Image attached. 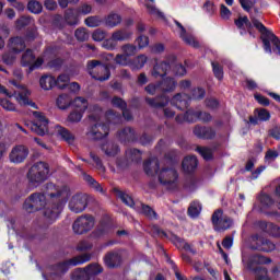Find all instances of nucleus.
<instances>
[{"label":"nucleus","instance_id":"nucleus-17","mask_svg":"<svg viewBox=\"0 0 280 280\" xmlns=\"http://www.w3.org/2000/svg\"><path fill=\"white\" fill-rule=\"evenodd\" d=\"M89 206V195L83 192H78L71 197L69 201V209L72 213H82L84 209Z\"/></svg>","mask_w":280,"mask_h":280},{"label":"nucleus","instance_id":"nucleus-62","mask_svg":"<svg viewBox=\"0 0 280 280\" xmlns=\"http://www.w3.org/2000/svg\"><path fill=\"white\" fill-rule=\"evenodd\" d=\"M77 12L79 13V15L83 14L84 16H86V14H91V12H93V7L89 3H83L77 9Z\"/></svg>","mask_w":280,"mask_h":280},{"label":"nucleus","instance_id":"nucleus-35","mask_svg":"<svg viewBox=\"0 0 280 280\" xmlns=\"http://www.w3.org/2000/svg\"><path fill=\"white\" fill-rule=\"evenodd\" d=\"M179 37L186 45H189L190 47H195V49H198L200 47V43L196 40V37L192 35L187 34V31L185 28H182V32L179 33Z\"/></svg>","mask_w":280,"mask_h":280},{"label":"nucleus","instance_id":"nucleus-9","mask_svg":"<svg viewBox=\"0 0 280 280\" xmlns=\"http://www.w3.org/2000/svg\"><path fill=\"white\" fill-rule=\"evenodd\" d=\"M211 220L217 233H224V231H229V229L233 226V219H230L221 209H218L212 213Z\"/></svg>","mask_w":280,"mask_h":280},{"label":"nucleus","instance_id":"nucleus-63","mask_svg":"<svg viewBox=\"0 0 280 280\" xmlns=\"http://www.w3.org/2000/svg\"><path fill=\"white\" fill-rule=\"evenodd\" d=\"M92 38L96 43H102V40H104V38H106V33L104 31H102V28L95 30L92 34Z\"/></svg>","mask_w":280,"mask_h":280},{"label":"nucleus","instance_id":"nucleus-54","mask_svg":"<svg viewBox=\"0 0 280 280\" xmlns=\"http://www.w3.org/2000/svg\"><path fill=\"white\" fill-rule=\"evenodd\" d=\"M144 91H147L149 95H156L159 93H162L161 83H158V84L150 83L144 88Z\"/></svg>","mask_w":280,"mask_h":280},{"label":"nucleus","instance_id":"nucleus-34","mask_svg":"<svg viewBox=\"0 0 280 280\" xmlns=\"http://www.w3.org/2000/svg\"><path fill=\"white\" fill-rule=\"evenodd\" d=\"M39 86L44 91H51L54 86H56V78L50 74H45L39 79Z\"/></svg>","mask_w":280,"mask_h":280},{"label":"nucleus","instance_id":"nucleus-12","mask_svg":"<svg viewBox=\"0 0 280 280\" xmlns=\"http://www.w3.org/2000/svg\"><path fill=\"white\" fill-rule=\"evenodd\" d=\"M196 119H199V121H203V124H209V121H211L213 117L207 112L196 109H188L184 116L177 115L175 117V121H177V124H183V121H196Z\"/></svg>","mask_w":280,"mask_h":280},{"label":"nucleus","instance_id":"nucleus-26","mask_svg":"<svg viewBox=\"0 0 280 280\" xmlns=\"http://www.w3.org/2000/svg\"><path fill=\"white\" fill-rule=\"evenodd\" d=\"M143 167L148 176H154V174L158 176L161 171L159 170V159L156 158L145 161Z\"/></svg>","mask_w":280,"mask_h":280},{"label":"nucleus","instance_id":"nucleus-18","mask_svg":"<svg viewBox=\"0 0 280 280\" xmlns=\"http://www.w3.org/2000/svg\"><path fill=\"white\" fill-rule=\"evenodd\" d=\"M175 62H176V57H171L164 61H160L155 63L153 67V70L151 71V75L153 78H163L167 75V71L172 69Z\"/></svg>","mask_w":280,"mask_h":280},{"label":"nucleus","instance_id":"nucleus-41","mask_svg":"<svg viewBox=\"0 0 280 280\" xmlns=\"http://www.w3.org/2000/svg\"><path fill=\"white\" fill-rule=\"evenodd\" d=\"M34 52L31 49H27L23 56H22V66L23 67H32L33 62H34Z\"/></svg>","mask_w":280,"mask_h":280},{"label":"nucleus","instance_id":"nucleus-3","mask_svg":"<svg viewBox=\"0 0 280 280\" xmlns=\"http://www.w3.org/2000/svg\"><path fill=\"white\" fill-rule=\"evenodd\" d=\"M252 23L258 32H260V38L262 40L264 49L267 54H280V40L270 32L261 22L256 19H252Z\"/></svg>","mask_w":280,"mask_h":280},{"label":"nucleus","instance_id":"nucleus-29","mask_svg":"<svg viewBox=\"0 0 280 280\" xmlns=\"http://www.w3.org/2000/svg\"><path fill=\"white\" fill-rule=\"evenodd\" d=\"M55 132L58 137L63 139V141H66L67 143H73L75 141V136H73L71 131H69L67 128L60 125L55 126Z\"/></svg>","mask_w":280,"mask_h":280},{"label":"nucleus","instance_id":"nucleus-15","mask_svg":"<svg viewBox=\"0 0 280 280\" xmlns=\"http://www.w3.org/2000/svg\"><path fill=\"white\" fill-rule=\"evenodd\" d=\"M145 102L149 106H152V108H163L164 117H166V119H172V117L176 115L174 109L166 107L170 104V98L165 95L155 98L147 97Z\"/></svg>","mask_w":280,"mask_h":280},{"label":"nucleus","instance_id":"nucleus-60","mask_svg":"<svg viewBox=\"0 0 280 280\" xmlns=\"http://www.w3.org/2000/svg\"><path fill=\"white\" fill-rule=\"evenodd\" d=\"M0 106L4 109V110H9V112H14L16 110V106L14 105V103L10 102L7 98H2L0 100Z\"/></svg>","mask_w":280,"mask_h":280},{"label":"nucleus","instance_id":"nucleus-59","mask_svg":"<svg viewBox=\"0 0 280 280\" xmlns=\"http://www.w3.org/2000/svg\"><path fill=\"white\" fill-rule=\"evenodd\" d=\"M116 65H121L122 67L130 66V60H128V56L126 54H118L115 58Z\"/></svg>","mask_w":280,"mask_h":280},{"label":"nucleus","instance_id":"nucleus-24","mask_svg":"<svg viewBox=\"0 0 280 280\" xmlns=\"http://www.w3.org/2000/svg\"><path fill=\"white\" fill-rule=\"evenodd\" d=\"M189 100H191L189 97V95L178 93L172 97L171 104L173 106H176V108H178L179 110H185V108H187V106H189Z\"/></svg>","mask_w":280,"mask_h":280},{"label":"nucleus","instance_id":"nucleus-50","mask_svg":"<svg viewBox=\"0 0 280 280\" xmlns=\"http://www.w3.org/2000/svg\"><path fill=\"white\" fill-rule=\"evenodd\" d=\"M197 152L205 159V161H211L213 156V151L207 147H198Z\"/></svg>","mask_w":280,"mask_h":280},{"label":"nucleus","instance_id":"nucleus-51","mask_svg":"<svg viewBox=\"0 0 280 280\" xmlns=\"http://www.w3.org/2000/svg\"><path fill=\"white\" fill-rule=\"evenodd\" d=\"M175 245L177 246V248H184L185 250H189V253H191L192 255H196V250L191 248V245L180 240V237H175Z\"/></svg>","mask_w":280,"mask_h":280},{"label":"nucleus","instance_id":"nucleus-32","mask_svg":"<svg viewBox=\"0 0 280 280\" xmlns=\"http://www.w3.org/2000/svg\"><path fill=\"white\" fill-rule=\"evenodd\" d=\"M25 47V40L21 37H13L9 42V49H11L13 54H21Z\"/></svg>","mask_w":280,"mask_h":280},{"label":"nucleus","instance_id":"nucleus-21","mask_svg":"<svg viewBox=\"0 0 280 280\" xmlns=\"http://www.w3.org/2000/svg\"><path fill=\"white\" fill-rule=\"evenodd\" d=\"M192 132L198 139H213L215 137V129L212 127H202L197 125Z\"/></svg>","mask_w":280,"mask_h":280},{"label":"nucleus","instance_id":"nucleus-64","mask_svg":"<svg viewBox=\"0 0 280 280\" xmlns=\"http://www.w3.org/2000/svg\"><path fill=\"white\" fill-rule=\"evenodd\" d=\"M259 121H268L270 119V112L267 109H256Z\"/></svg>","mask_w":280,"mask_h":280},{"label":"nucleus","instance_id":"nucleus-48","mask_svg":"<svg viewBox=\"0 0 280 280\" xmlns=\"http://www.w3.org/2000/svg\"><path fill=\"white\" fill-rule=\"evenodd\" d=\"M73 105L79 108V113H84L89 108V102L84 97L74 98Z\"/></svg>","mask_w":280,"mask_h":280},{"label":"nucleus","instance_id":"nucleus-37","mask_svg":"<svg viewBox=\"0 0 280 280\" xmlns=\"http://www.w3.org/2000/svg\"><path fill=\"white\" fill-rule=\"evenodd\" d=\"M121 23V15L117 13H110L105 18V25L107 27H117Z\"/></svg>","mask_w":280,"mask_h":280},{"label":"nucleus","instance_id":"nucleus-6","mask_svg":"<svg viewBox=\"0 0 280 280\" xmlns=\"http://www.w3.org/2000/svg\"><path fill=\"white\" fill-rule=\"evenodd\" d=\"M272 260L270 258H266L264 256L254 255L250 256L248 259V262L246 265V268L248 270H253L256 275V280H268V270L266 268L257 267L255 269V266H259L261 264H271Z\"/></svg>","mask_w":280,"mask_h":280},{"label":"nucleus","instance_id":"nucleus-11","mask_svg":"<svg viewBox=\"0 0 280 280\" xmlns=\"http://www.w3.org/2000/svg\"><path fill=\"white\" fill-rule=\"evenodd\" d=\"M33 116L35 117V122L26 124L27 128L31 129V132L44 137V135L49 132V120L40 112H34Z\"/></svg>","mask_w":280,"mask_h":280},{"label":"nucleus","instance_id":"nucleus-45","mask_svg":"<svg viewBox=\"0 0 280 280\" xmlns=\"http://www.w3.org/2000/svg\"><path fill=\"white\" fill-rule=\"evenodd\" d=\"M105 117L108 124H121V116L113 109L107 110Z\"/></svg>","mask_w":280,"mask_h":280},{"label":"nucleus","instance_id":"nucleus-13","mask_svg":"<svg viewBox=\"0 0 280 280\" xmlns=\"http://www.w3.org/2000/svg\"><path fill=\"white\" fill-rule=\"evenodd\" d=\"M95 226V219L89 214L79 217L72 224V231L77 235H84Z\"/></svg>","mask_w":280,"mask_h":280},{"label":"nucleus","instance_id":"nucleus-33","mask_svg":"<svg viewBox=\"0 0 280 280\" xmlns=\"http://www.w3.org/2000/svg\"><path fill=\"white\" fill-rule=\"evenodd\" d=\"M118 139L122 143H130V141H135V139H137V137H136L135 130L132 128L126 127L118 132Z\"/></svg>","mask_w":280,"mask_h":280},{"label":"nucleus","instance_id":"nucleus-38","mask_svg":"<svg viewBox=\"0 0 280 280\" xmlns=\"http://www.w3.org/2000/svg\"><path fill=\"white\" fill-rule=\"evenodd\" d=\"M160 88L162 93L174 91L176 89V81H174V79L172 78H166L162 82H160Z\"/></svg>","mask_w":280,"mask_h":280},{"label":"nucleus","instance_id":"nucleus-5","mask_svg":"<svg viewBox=\"0 0 280 280\" xmlns=\"http://www.w3.org/2000/svg\"><path fill=\"white\" fill-rule=\"evenodd\" d=\"M27 178L33 185H40L49 178V164L37 162L31 166L27 173Z\"/></svg>","mask_w":280,"mask_h":280},{"label":"nucleus","instance_id":"nucleus-8","mask_svg":"<svg viewBox=\"0 0 280 280\" xmlns=\"http://www.w3.org/2000/svg\"><path fill=\"white\" fill-rule=\"evenodd\" d=\"M132 38V32L127 28H120L112 33L110 38L106 39L103 43V47L113 51L117 49L118 43H124L126 40H130Z\"/></svg>","mask_w":280,"mask_h":280},{"label":"nucleus","instance_id":"nucleus-55","mask_svg":"<svg viewBox=\"0 0 280 280\" xmlns=\"http://www.w3.org/2000/svg\"><path fill=\"white\" fill-rule=\"evenodd\" d=\"M122 54H126L128 58L135 56L137 54V46L132 44H126L121 46Z\"/></svg>","mask_w":280,"mask_h":280},{"label":"nucleus","instance_id":"nucleus-30","mask_svg":"<svg viewBox=\"0 0 280 280\" xmlns=\"http://www.w3.org/2000/svg\"><path fill=\"white\" fill-rule=\"evenodd\" d=\"M102 266L97 264H91L88 267L80 269V275H83L88 277V279H91L92 277H95L96 275H101L103 272Z\"/></svg>","mask_w":280,"mask_h":280},{"label":"nucleus","instance_id":"nucleus-22","mask_svg":"<svg viewBox=\"0 0 280 280\" xmlns=\"http://www.w3.org/2000/svg\"><path fill=\"white\" fill-rule=\"evenodd\" d=\"M51 58H56V52L54 51V48H47L46 51L43 54L42 57H38L35 62H33L30 67L31 71H34V69H39V67H43L44 62L49 63V60Z\"/></svg>","mask_w":280,"mask_h":280},{"label":"nucleus","instance_id":"nucleus-40","mask_svg":"<svg viewBox=\"0 0 280 280\" xmlns=\"http://www.w3.org/2000/svg\"><path fill=\"white\" fill-rule=\"evenodd\" d=\"M200 211H202V206L200 202L194 201L188 208V215H190V218H198V215H200Z\"/></svg>","mask_w":280,"mask_h":280},{"label":"nucleus","instance_id":"nucleus-10","mask_svg":"<svg viewBox=\"0 0 280 280\" xmlns=\"http://www.w3.org/2000/svg\"><path fill=\"white\" fill-rule=\"evenodd\" d=\"M91 121H94L95 124L92 125L88 131V137L94 141H97L100 139H104V137H108V126L102 124V119L100 116H90Z\"/></svg>","mask_w":280,"mask_h":280},{"label":"nucleus","instance_id":"nucleus-47","mask_svg":"<svg viewBox=\"0 0 280 280\" xmlns=\"http://www.w3.org/2000/svg\"><path fill=\"white\" fill-rule=\"evenodd\" d=\"M126 159L128 161L139 162V161H141V151H139L137 149H128L126 151Z\"/></svg>","mask_w":280,"mask_h":280},{"label":"nucleus","instance_id":"nucleus-25","mask_svg":"<svg viewBox=\"0 0 280 280\" xmlns=\"http://www.w3.org/2000/svg\"><path fill=\"white\" fill-rule=\"evenodd\" d=\"M107 268H117L121 266V255L117 252H109L104 258Z\"/></svg>","mask_w":280,"mask_h":280},{"label":"nucleus","instance_id":"nucleus-28","mask_svg":"<svg viewBox=\"0 0 280 280\" xmlns=\"http://www.w3.org/2000/svg\"><path fill=\"white\" fill-rule=\"evenodd\" d=\"M135 210L138 211V213L145 215V218H149V220H156V212L150 208V206H147L141 201L136 203Z\"/></svg>","mask_w":280,"mask_h":280},{"label":"nucleus","instance_id":"nucleus-57","mask_svg":"<svg viewBox=\"0 0 280 280\" xmlns=\"http://www.w3.org/2000/svg\"><path fill=\"white\" fill-rule=\"evenodd\" d=\"M112 105H114L116 108H119L120 110H125V108H127L126 101L118 96H114L112 98Z\"/></svg>","mask_w":280,"mask_h":280},{"label":"nucleus","instance_id":"nucleus-56","mask_svg":"<svg viewBox=\"0 0 280 280\" xmlns=\"http://www.w3.org/2000/svg\"><path fill=\"white\" fill-rule=\"evenodd\" d=\"M16 52H13L12 50L11 51H8V52H4L2 55V62H4V65H14V61L16 60Z\"/></svg>","mask_w":280,"mask_h":280},{"label":"nucleus","instance_id":"nucleus-58","mask_svg":"<svg viewBox=\"0 0 280 280\" xmlns=\"http://www.w3.org/2000/svg\"><path fill=\"white\" fill-rule=\"evenodd\" d=\"M147 10L152 16H156V19H163V12L156 9V7H154L153 4L147 3Z\"/></svg>","mask_w":280,"mask_h":280},{"label":"nucleus","instance_id":"nucleus-16","mask_svg":"<svg viewBox=\"0 0 280 280\" xmlns=\"http://www.w3.org/2000/svg\"><path fill=\"white\" fill-rule=\"evenodd\" d=\"M252 250H261L262 253H272L277 246L264 236L255 234L250 238Z\"/></svg>","mask_w":280,"mask_h":280},{"label":"nucleus","instance_id":"nucleus-1","mask_svg":"<svg viewBox=\"0 0 280 280\" xmlns=\"http://www.w3.org/2000/svg\"><path fill=\"white\" fill-rule=\"evenodd\" d=\"M71 196V189L65 185L48 183L43 192H34L25 200L23 209L27 213L44 209V217L48 222H56L62 212L67 200Z\"/></svg>","mask_w":280,"mask_h":280},{"label":"nucleus","instance_id":"nucleus-53","mask_svg":"<svg viewBox=\"0 0 280 280\" xmlns=\"http://www.w3.org/2000/svg\"><path fill=\"white\" fill-rule=\"evenodd\" d=\"M266 226L267 233L272 235L273 237H280V228L275 225L273 223H264Z\"/></svg>","mask_w":280,"mask_h":280},{"label":"nucleus","instance_id":"nucleus-44","mask_svg":"<svg viewBox=\"0 0 280 280\" xmlns=\"http://www.w3.org/2000/svg\"><path fill=\"white\" fill-rule=\"evenodd\" d=\"M235 25L238 30H250L253 27V23H250L247 16L238 18L235 21Z\"/></svg>","mask_w":280,"mask_h":280},{"label":"nucleus","instance_id":"nucleus-31","mask_svg":"<svg viewBox=\"0 0 280 280\" xmlns=\"http://www.w3.org/2000/svg\"><path fill=\"white\" fill-rule=\"evenodd\" d=\"M184 172L187 174H191V172H196V167H198V159L194 155L186 156L182 163Z\"/></svg>","mask_w":280,"mask_h":280},{"label":"nucleus","instance_id":"nucleus-23","mask_svg":"<svg viewBox=\"0 0 280 280\" xmlns=\"http://www.w3.org/2000/svg\"><path fill=\"white\" fill-rule=\"evenodd\" d=\"M101 150L108 159H115L120 152L119 145L113 141L102 143Z\"/></svg>","mask_w":280,"mask_h":280},{"label":"nucleus","instance_id":"nucleus-27","mask_svg":"<svg viewBox=\"0 0 280 280\" xmlns=\"http://www.w3.org/2000/svg\"><path fill=\"white\" fill-rule=\"evenodd\" d=\"M148 62V56L138 55L132 60H129V67L131 71H141Z\"/></svg>","mask_w":280,"mask_h":280},{"label":"nucleus","instance_id":"nucleus-42","mask_svg":"<svg viewBox=\"0 0 280 280\" xmlns=\"http://www.w3.org/2000/svg\"><path fill=\"white\" fill-rule=\"evenodd\" d=\"M74 36H75L77 40H79V43H84L89 39L90 34H89V31L86 28L79 27V28L75 30Z\"/></svg>","mask_w":280,"mask_h":280},{"label":"nucleus","instance_id":"nucleus-4","mask_svg":"<svg viewBox=\"0 0 280 280\" xmlns=\"http://www.w3.org/2000/svg\"><path fill=\"white\" fill-rule=\"evenodd\" d=\"M158 180L166 189H176L178 187V171L174 166H163L158 172Z\"/></svg>","mask_w":280,"mask_h":280},{"label":"nucleus","instance_id":"nucleus-43","mask_svg":"<svg viewBox=\"0 0 280 280\" xmlns=\"http://www.w3.org/2000/svg\"><path fill=\"white\" fill-rule=\"evenodd\" d=\"M71 81V78H69V74H60L56 79V86H58L60 90L67 89L69 86V82Z\"/></svg>","mask_w":280,"mask_h":280},{"label":"nucleus","instance_id":"nucleus-36","mask_svg":"<svg viewBox=\"0 0 280 280\" xmlns=\"http://www.w3.org/2000/svg\"><path fill=\"white\" fill-rule=\"evenodd\" d=\"M116 196L125 205H127V207H130L131 209H135V207H137V202H140V201H135V199H132V197L130 195H128L121 190H116Z\"/></svg>","mask_w":280,"mask_h":280},{"label":"nucleus","instance_id":"nucleus-39","mask_svg":"<svg viewBox=\"0 0 280 280\" xmlns=\"http://www.w3.org/2000/svg\"><path fill=\"white\" fill-rule=\"evenodd\" d=\"M57 106L61 110H66V108H69L71 106V96L68 94H61L57 98Z\"/></svg>","mask_w":280,"mask_h":280},{"label":"nucleus","instance_id":"nucleus-19","mask_svg":"<svg viewBox=\"0 0 280 280\" xmlns=\"http://www.w3.org/2000/svg\"><path fill=\"white\" fill-rule=\"evenodd\" d=\"M30 156V149L23 144H19L12 148L11 152L9 153V160L11 163H23L25 159Z\"/></svg>","mask_w":280,"mask_h":280},{"label":"nucleus","instance_id":"nucleus-46","mask_svg":"<svg viewBox=\"0 0 280 280\" xmlns=\"http://www.w3.org/2000/svg\"><path fill=\"white\" fill-rule=\"evenodd\" d=\"M27 10L32 12V14H40L43 12V4L36 0L30 1L27 3Z\"/></svg>","mask_w":280,"mask_h":280},{"label":"nucleus","instance_id":"nucleus-20","mask_svg":"<svg viewBox=\"0 0 280 280\" xmlns=\"http://www.w3.org/2000/svg\"><path fill=\"white\" fill-rule=\"evenodd\" d=\"M63 21L70 27H75V25H80V13L75 9L69 8L63 12Z\"/></svg>","mask_w":280,"mask_h":280},{"label":"nucleus","instance_id":"nucleus-49","mask_svg":"<svg viewBox=\"0 0 280 280\" xmlns=\"http://www.w3.org/2000/svg\"><path fill=\"white\" fill-rule=\"evenodd\" d=\"M211 66H212V70H213V74H214L215 79L223 80L224 79V70H223L222 66H220V63H218V61H212Z\"/></svg>","mask_w":280,"mask_h":280},{"label":"nucleus","instance_id":"nucleus-2","mask_svg":"<svg viewBox=\"0 0 280 280\" xmlns=\"http://www.w3.org/2000/svg\"><path fill=\"white\" fill-rule=\"evenodd\" d=\"M9 84H11L12 92L8 91L5 86L0 83V93L2 95H7V97H15V101L20 106H32V108H36V103L30 101V95H32V91L27 89L24 84H21L19 81L11 79L9 80Z\"/></svg>","mask_w":280,"mask_h":280},{"label":"nucleus","instance_id":"nucleus-14","mask_svg":"<svg viewBox=\"0 0 280 280\" xmlns=\"http://www.w3.org/2000/svg\"><path fill=\"white\" fill-rule=\"evenodd\" d=\"M86 261H91V254H82L63 262H59L55 266V275H62L69 270L70 266H80L86 264Z\"/></svg>","mask_w":280,"mask_h":280},{"label":"nucleus","instance_id":"nucleus-7","mask_svg":"<svg viewBox=\"0 0 280 280\" xmlns=\"http://www.w3.org/2000/svg\"><path fill=\"white\" fill-rule=\"evenodd\" d=\"M88 71L94 80L104 82L110 78V69L100 60H90L86 63Z\"/></svg>","mask_w":280,"mask_h":280},{"label":"nucleus","instance_id":"nucleus-52","mask_svg":"<svg viewBox=\"0 0 280 280\" xmlns=\"http://www.w3.org/2000/svg\"><path fill=\"white\" fill-rule=\"evenodd\" d=\"M88 27H100L102 25V19L100 16H89L84 20Z\"/></svg>","mask_w":280,"mask_h":280},{"label":"nucleus","instance_id":"nucleus-61","mask_svg":"<svg viewBox=\"0 0 280 280\" xmlns=\"http://www.w3.org/2000/svg\"><path fill=\"white\" fill-rule=\"evenodd\" d=\"M32 23H34V20L31 16H22L16 20L18 27H27V25H32Z\"/></svg>","mask_w":280,"mask_h":280}]
</instances>
